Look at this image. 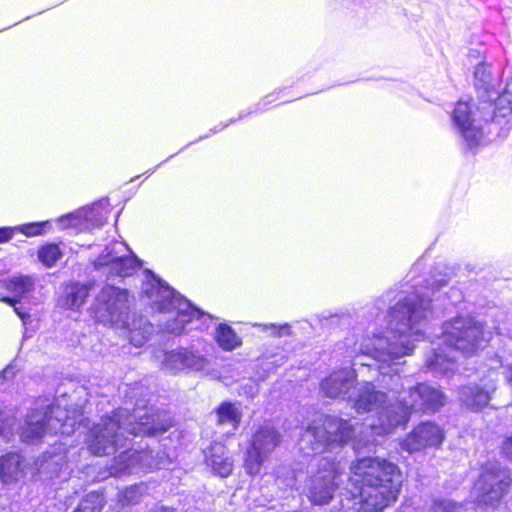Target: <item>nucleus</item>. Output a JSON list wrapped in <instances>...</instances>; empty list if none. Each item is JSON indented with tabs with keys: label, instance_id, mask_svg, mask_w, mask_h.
<instances>
[{
	"label": "nucleus",
	"instance_id": "1",
	"mask_svg": "<svg viewBox=\"0 0 512 512\" xmlns=\"http://www.w3.org/2000/svg\"><path fill=\"white\" fill-rule=\"evenodd\" d=\"M445 278H436L428 286H415L412 291L402 290L396 303L387 315L385 331L370 329L358 343L354 338H346L344 345L351 368L333 371L320 384L325 397L346 400L351 403L356 389V367L372 368L373 362H390L412 353L414 341L423 336L427 314L430 311L431 295L435 289L447 285Z\"/></svg>",
	"mask_w": 512,
	"mask_h": 512
},
{
	"label": "nucleus",
	"instance_id": "2",
	"mask_svg": "<svg viewBox=\"0 0 512 512\" xmlns=\"http://www.w3.org/2000/svg\"><path fill=\"white\" fill-rule=\"evenodd\" d=\"M354 426L336 416H324L306 428L302 433L299 445L306 455L315 453L314 462L318 467L308 480L306 494L315 505H325L333 498L339 485L341 462L335 461L323 453L344 446L354 436Z\"/></svg>",
	"mask_w": 512,
	"mask_h": 512
},
{
	"label": "nucleus",
	"instance_id": "3",
	"mask_svg": "<svg viewBox=\"0 0 512 512\" xmlns=\"http://www.w3.org/2000/svg\"><path fill=\"white\" fill-rule=\"evenodd\" d=\"M130 282L141 284V295L155 311L167 315L161 324L163 331L179 335L191 329H203L211 315L191 304L166 282L158 278L151 270L143 269L142 261L130 249Z\"/></svg>",
	"mask_w": 512,
	"mask_h": 512
},
{
	"label": "nucleus",
	"instance_id": "4",
	"mask_svg": "<svg viewBox=\"0 0 512 512\" xmlns=\"http://www.w3.org/2000/svg\"><path fill=\"white\" fill-rule=\"evenodd\" d=\"M402 480L395 464L384 459L364 457L351 466L347 491L358 512L382 511L393 503Z\"/></svg>",
	"mask_w": 512,
	"mask_h": 512
},
{
	"label": "nucleus",
	"instance_id": "5",
	"mask_svg": "<svg viewBox=\"0 0 512 512\" xmlns=\"http://www.w3.org/2000/svg\"><path fill=\"white\" fill-rule=\"evenodd\" d=\"M394 361L390 362H374V369L379 371L382 375L381 383L388 390V394L382 391L376 390L374 384L370 381H364L359 384L357 391L353 395L351 403L354 409L358 413H366L370 411H377L376 418L368 425H361V429L358 431V422H351L355 428L354 436L350 439H356L354 443V450L359 451L362 447H368L374 445L376 439L375 436H379L374 427L379 424V418L386 406H394L397 409L399 405V395L402 393L404 382L398 369L393 366H397L399 363ZM373 363V361H371Z\"/></svg>",
	"mask_w": 512,
	"mask_h": 512
},
{
	"label": "nucleus",
	"instance_id": "6",
	"mask_svg": "<svg viewBox=\"0 0 512 512\" xmlns=\"http://www.w3.org/2000/svg\"><path fill=\"white\" fill-rule=\"evenodd\" d=\"M490 333L471 316H459L443 325L438 346L427 357L425 367L434 374L447 375L455 370L456 353L471 354L489 341Z\"/></svg>",
	"mask_w": 512,
	"mask_h": 512
},
{
	"label": "nucleus",
	"instance_id": "7",
	"mask_svg": "<svg viewBox=\"0 0 512 512\" xmlns=\"http://www.w3.org/2000/svg\"><path fill=\"white\" fill-rule=\"evenodd\" d=\"M477 112L481 115L479 119H476L471 104L460 100L452 113L453 124L469 148L481 144L483 139L481 119L485 122L490 120V131H496L499 137L507 136L512 127V78L506 82L503 92L494 104L483 102L477 108Z\"/></svg>",
	"mask_w": 512,
	"mask_h": 512
},
{
	"label": "nucleus",
	"instance_id": "8",
	"mask_svg": "<svg viewBox=\"0 0 512 512\" xmlns=\"http://www.w3.org/2000/svg\"><path fill=\"white\" fill-rule=\"evenodd\" d=\"M403 382L409 380L405 378ZM401 391L397 409L394 406H386L379 418V424L374 427L378 435H388L396 428L405 426L412 411L434 412L445 404L446 398L442 391L425 383L410 387L408 391Z\"/></svg>",
	"mask_w": 512,
	"mask_h": 512
},
{
	"label": "nucleus",
	"instance_id": "9",
	"mask_svg": "<svg viewBox=\"0 0 512 512\" xmlns=\"http://www.w3.org/2000/svg\"><path fill=\"white\" fill-rule=\"evenodd\" d=\"M134 407L130 412V434L157 436L168 431L172 425L169 411L153 403V395L148 387L135 384L130 388V403Z\"/></svg>",
	"mask_w": 512,
	"mask_h": 512
},
{
	"label": "nucleus",
	"instance_id": "10",
	"mask_svg": "<svg viewBox=\"0 0 512 512\" xmlns=\"http://www.w3.org/2000/svg\"><path fill=\"white\" fill-rule=\"evenodd\" d=\"M280 441V433L270 423L259 426L253 434L251 445L245 455V471L249 475L258 474L263 463L280 444Z\"/></svg>",
	"mask_w": 512,
	"mask_h": 512
},
{
	"label": "nucleus",
	"instance_id": "11",
	"mask_svg": "<svg viewBox=\"0 0 512 512\" xmlns=\"http://www.w3.org/2000/svg\"><path fill=\"white\" fill-rule=\"evenodd\" d=\"M154 358L160 363V369L171 375L201 372L210 365L204 355L184 347L157 351Z\"/></svg>",
	"mask_w": 512,
	"mask_h": 512
},
{
	"label": "nucleus",
	"instance_id": "12",
	"mask_svg": "<svg viewBox=\"0 0 512 512\" xmlns=\"http://www.w3.org/2000/svg\"><path fill=\"white\" fill-rule=\"evenodd\" d=\"M511 485L509 471L497 463H489L475 484L477 499L483 504L493 506L508 492Z\"/></svg>",
	"mask_w": 512,
	"mask_h": 512
},
{
	"label": "nucleus",
	"instance_id": "13",
	"mask_svg": "<svg viewBox=\"0 0 512 512\" xmlns=\"http://www.w3.org/2000/svg\"><path fill=\"white\" fill-rule=\"evenodd\" d=\"M127 291L106 285L97 295L89 311L96 323L116 325L122 320V309L127 301Z\"/></svg>",
	"mask_w": 512,
	"mask_h": 512
},
{
	"label": "nucleus",
	"instance_id": "14",
	"mask_svg": "<svg viewBox=\"0 0 512 512\" xmlns=\"http://www.w3.org/2000/svg\"><path fill=\"white\" fill-rule=\"evenodd\" d=\"M444 439L442 429L432 423L423 422L415 427L401 442L403 450L413 453L430 447H438Z\"/></svg>",
	"mask_w": 512,
	"mask_h": 512
},
{
	"label": "nucleus",
	"instance_id": "15",
	"mask_svg": "<svg viewBox=\"0 0 512 512\" xmlns=\"http://www.w3.org/2000/svg\"><path fill=\"white\" fill-rule=\"evenodd\" d=\"M496 366H492L489 379L482 381L481 385L469 384L459 390V400L470 410L478 411L486 407L491 399L492 393L496 390L495 375Z\"/></svg>",
	"mask_w": 512,
	"mask_h": 512
},
{
	"label": "nucleus",
	"instance_id": "16",
	"mask_svg": "<svg viewBox=\"0 0 512 512\" xmlns=\"http://www.w3.org/2000/svg\"><path fill=\"white\" fill-rule=\"evenodd\" d=\"M169 463L166 452L150 449L147 444L145 448L141 444L138 448H134V444L130 442V470L138 466L139 469L147 471L166 467Z\"/></svg>",
	"mask_w": 512,
	"mask_h": 512
},
{
	"label": "nucleus",
	"instance_id": "17",
	"mask_svg": "<svg viewBox=\"0 0 512 512\" xmlns=\"http://www.w3.org/2000/svg\"><path fill=\"white\" fill-rule=\"evenodd\" d=\"M94 281L78 282L71 281L64 284L63 295L60 297L61 307L79 312L83 305L87 302L91 290L94 288Z\"/></svg>",
	"mask_w": 512,
	"mask_h": 512
},
{
	"label": "nucleus",
	"instance_id": "18",
	"mask_svg": "<svg viewBox=\"0 0 512 512\" xmlns=\"http://www.w3.org/2000/svg\"><path fill=\"white\" fill-rule=\"evenodd\" d=\"M50 420L51 416L47 414L38 420H26L20 427V441L30 446L41 445L48 433Z\"/></svg>",
	"mask_w": 512,
	"mask_h": 512
},
{
	"label": "nucleus",
	"instance_id": "19",
	"mask_svg": "<svg viewBox=\"0 0 512 512\" xmlns=\"http://www.w3.org/2000/svg\"><path fill=\"white\" fill-rule=\"evenodd\" d=\"M120 209L111 207L106 200L94 203L92 206L81 208L79 210V223L81 222H116Z\"/></svg>",
	"mask_w": 512,
	"mask_h": 512
},
{
	"label": "nucleus",
	"instance_id": "20",
	"mask_svg": "<svg viewBox=\"0 0 512 512\" xmlns=\"http://www.w3.org/2000/svg\"><path fill=\"white\" fill-rule=\"evenodd\" d=\"M206 462L212 471L222 478L229 476L233 469V461L221 443H213L210 446L206 454Z\"/></svg>",
	"mask_w": 512,
	"mask_h": 512
},
{
	"label": "nucleus",
	"instance_id": "21",
	"mask_svg": "<svg viewBox=\"0 0 512 512\" xmlns=\"http://www.w3.org/2000/svg\"><path fill=\"white\" fill-rule=\"evenodd\" d=\"M22 472L21 456L16 452H8L0 457V480L9 483L16 480Z\"/></svg>",
	"mask_w": 512,
	"mask_h": 512
},
{
	"label": "nucleus",
	"instance_id": "22",
	"mask_svg": "<svg viewBox=\"0 0 512 512\" xmlns=\"http://www.w3.org/2000/svg\"><path fill=\"white\" fill-rule=\"evenodd\" d=\"M154 331V326L142 316L133 319L130 324V345L143 346Z\"/></svg>",
	"mask_w": 512,
	"mask_h": 512
},
{
	"label": "nucleus",
	"instance_id": "23",
	"mask_svg": "<svg viewBox=\"0 0 512 512\" xmlns=\"http://www.w3.org/2000/svg\"><path fill=\"white\" fill-rule=\"evenodd\" d=\"M88 448L95 456L116 455L118 452V439L116 436L110 439L105 434L98 432L89 441Z\"/></svg>",
	"mask_w": 512,
	"mask_h": 512
},
{
	"label": "nucleus",
	"instance_id": "24",
	"mask_svg": "<svg viewBox=\"0 0 512 512\" xmlns=\"http://www.w3.org/2000/svg\"><path fill=\"white\" fill-rule=\"evenodd\" d=\"M240 420V412L232 403H222L217 409V422L228 428L227 433L234 432L238 428Z\"/></svg>",
	"mask_w": 512,
	"mask_h": 512
},
{
	"label": "nucleus",
	"instance_id": "25",
	"mask_svg": "<svg viewBox=\"0 0 512 512\" xmlns=\"http://www.w3.org/2000/svg\"><path fill=\"white\" fill-rule=\"evenodd\" d=\"M63 252L58 243L48 242L39 246L37 250L38 260L46 268H52L62 258Z\"/></svg>",
	"mask_w": 512,
	"mask_h": 512
},
{
	"label": "nucleus",
	"instance_id": "26",
	"mask_svg": "<svg viewBox=\"0 0 512 512\" xmlns=\"http://www.w3.org/2000/svg\"><path fill=\"white\" fill-rule=\"evenodd\" d=\"M215 338L218 345L227 351H232L241 345V339L227 324L218 325Z\"/></svg>",
	"mask_w": 512,
	"mask_h": 512
},
{
	"label": "nucleus",
	"instance_id": "27",
	"mask_svg": "<svg viewBox=\"0 0 512 512\" xmlns=\"http://www.w3.org/2000/svg\"><path fill=\"white\" fill-rule=\"evenodd\" d=\"M3 287L21 299L32 290L33 282L29 276L20 275L6 279Z\"/></svg>",
	"mask_w": 512,
	"mask_h": 512
},
{
	"label": "nucleus",
	"instance_id": "28",
	"mask_svg": "<svg viewBox=\"0 0 512 512\" xmlns=\"http://www.w3.org/2000/svg\"><path fill=\"white\" fill-rule=\"evenodd\" d=\"M105 504L103 493L91 491L81 499L76 509L80 512H102Z\"/></svg>",
	"mask_w": 512,
	"mask_h": 512
},
{
	"label": "nucleus",
	"instance_id": "29",
	"mask_svg": "<svg viewBox=\"0 0 512 512\" xmlns=\"http://www.w3.org/2000/svg\"><path fill=\"white\" fill-rule=\"evenodd\" d=\"M51 228V222L49 220L40 222H30L19 226L16 229L26 237H36L45 234Z\"/></svg>",
	"mask_w": 512,
	"mask_h": 512
},
{
	"label": "nucleus",
	"instance_id": "30",
	"mask_svg": "<svg viewBox=\"0 0 512 512\" xmlns=\"http://www.w3.org/2000/svg\"><path fill=\"white\" fill-rule=\"evenodd\" d=\"M431 512H465L462 504L451 499L438 498L433 501Z\"/></svg>",
	"mask_w": 512,
	"mask_h": 512
},
{
	"label": "nucleus",
	"instance_id": "31",
	"mask_svg": "<svg viewBox=\"0 0 512 512\" xmlns=\"http://www.w3.org/2000/svg\"><path fill=\"white\" fill-rule=\"evenodd\" d=\"M263 330L274 337L289 336L291 334V327L288 324H283L280 326L275 324H265L263 325Z\"/></svg>",
	"mask_w": 512,
	"mask_h": 512
},
{
	"label": "nucleus",
	"instance_id": "32",
	"mask_svg": "<svg viewBox=\"0 0 512 512\" xmlns=\"http://www.w3.org/2000/svg\"><path fill=\"white\" fill-rule=\"evenodd\" d=\"M475 78L481 80L485 84L488 82L489 79V72L487 70V67L483 63H479L475 69L474 72Z\"/></svg>",
	"mask_w": 512,
	"mask_h": 512
},
{
	"label": "nucleus",
	"instance_id": "33",
	"mask_svg": "<svg viewBox=\"0 0 512 512\" xmlns=\"http://www.w3.org/2000/svg\"><path fill=\"white\" fill-rule=\"evenodd\" d=\"M15 231H17L16 227H0V244L9 242Z\"/></svg>",
	"mask_w": 512,
	"mask_h": 512
},
{
	"label": "nucleus",
	"instance_id": "34",
	"mask_svg": "<svg viewBox=\"0 0 512 512\" xmlns=\"http://www.w3.org/2000/svg\"><path fill=\"white\" fill-rule=\"evenodd\" d=\"M502 451L508 458L512 459V434L503 441Z\"/></svg>",
	"mask_w": 512,
	"mask_h": 512
},
{
	"label": "nucleus",
	"instance_id": "35",
	"mask_svg": "<svg viewBox=\"0 0 512 512\" xmlns=\"http://www.w3.org/2000/svg\"><path fill=\"white\" fill-rule=\"evenodd\" d=\"M20 298H14V297H9V296H0V302H3V303H6L10 306H12L13 308L17 305V303L19 302Z\"/></svg>",
	"mask_w": 512,
	"mask_h": 512
},
{
	"label": "nucleus",
	"instance_id": "36",
	"mask_svg": "<svg viewBox=\"0 0 512 512\" xmlns=\"http://www.w3.org/2000/svg\"><path fill=\"white\" fill-rule=\"evenodd\" d=\"M143 485L140 484V485H133L131 486L130 485V490H129V493H130V505L134 503V499H133V494L136 492V491H140L142 489Z\"/></svg>",
	"mask_w": 512,
	"mask_h": 512
},
{
	"label": "nucleus",
	"instance_id": "37",
	"mask_svg": "<svg viewBox=\"0 0 512 512\" xmlns=\"http://www.w3.org/2000/svg\"><path fill=\"white\" fill-rule=\"evenodd\" d=\"M506 380L512 389V364L506 367Z\"/></svg>",
	"mask_w": 512,
	"mask_h": 512
},
{
	"label": "nucleus",
	"instance_id": "38",
	"mask_svg": "<svg viewBox=\"0 0 512 512\" xmlns=\"http://www.w3.org/2000/svg\"><path fill=\"white\" fill-rule=\"evenodd\" d=\"M150 512H173V509L165 506H155Z\"/></svg>",
	"mask_w": 512,
	"mask_h": 512
},
{
	"label": "nucleus",
	"instance_id": "39",
	"mask_svg": "<svg viewBox=\"0 0 512 512\" xmlns=\"http://www.w3.org/2000/svg\"><path fill=\"white\" fill-rule=\"evenodd\" d=\"M14 311L22 320H25L29 317L27 313L21 311L17 306L14 307Z\"/></svg>",
	"mask_w": 512,
	"mask_h": 512
},
{
	"label": "nucleus",
	"instance_id": "40",
	"mask_svg": "<svg viewBox=\"0 0 512 512\" xmlns=\"http://www.w3.org/2000/svg\"><path fill=\"white\" fill-rule=\"evenodd\" d=\"M496 363H498L500 366H502V362L500 360H495Z\"/></svg>",
	"mask_w": 512,
	"mask_h": 512
},
{
	"label": "nucleus",
	"instance_id": "41",
	"mask_svg": "<svg viewBox=\"0 0 512 512\" xmlns=\"http://www.w3.org/2000/svg\"><path fill=\"white\" fill-rule=\"evenodd\" d=\"M73 512H80V511H78V510L75 508V509L73 510Z\"/></svg>",
	"mask_w": 512,
	"mask_h": 512
},
{
	"label": "nucleus",
	"instance_id": "42",
	"mask_svg": "<svg viewBox=\"0 0 512 512\" xmlns=\"http://www.w3.org/2000/svg\"><path fill=\"white\" fill-rule=\"evenodd\" d=\"M511 336H512V334H511Z\"/></svg>",
	"mask_w": 512,
	"mask_h": 512
}]
</instances>
